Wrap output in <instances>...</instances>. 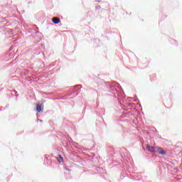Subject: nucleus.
<instances>
[{"label":"nucleus","instance_id":"nucleus-4","mask_svg":"<svg viewBox=\"0 0 182 182\" xmlns=\"http://www.w3.org/2000/svg\"><path fill=\"white\" fill-rule=\"evenodd\" d=\"M55 159L59 161V163H63V158L61 156H59V157H55Z\"/></svg>","mask_w":182,"mask_h":182},{"label":"nucleus","instance_id":"nucleus-2","mask_svg":"<svg viewBox=\"0 0 182 182\" xmlns=\"http://www.w3.org/2000/svg\"><path fill=\"white\" fill-rule=\"evenodd\" d=\"M52 21H53V23L58 24L60 22V18H59L58 17H53L52 18Z\"/></svg>","mask_w":182,"mask_h":182},{"label":"nucleus","instance_id":"nucleus-1","mask_svg":"<svg viewBox=\"0 0 182 182\" xmlns=\"http://www.w3.org/2000/svg\"><path fill=\"white\" fill-rule=\"evenodd\" d=\"M146 150L150 153H158V154H161L162 156H166V151L159 146H151L150 144H146Z\"/></svg>","mask_w":182,"mask_h":182},{"label":"nucleus","instance_id":"nucleus-3","mask_svg":"<svg viewBox=\"0 0 182 182\" xmlns=\"http://www.w3.org/2000/svg\"><path fill=\"white\" fill-rule=\"evenodd\" d=\"M36 110L38 113H41L42 112V105L38 104L36 106Z\"/></svg>","mask_w":182,"mask_h":182}]
</instances>
